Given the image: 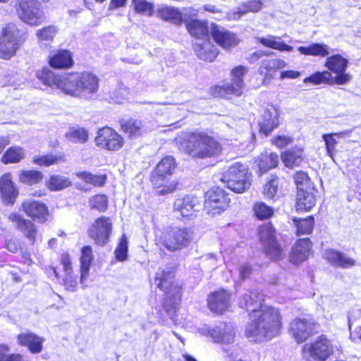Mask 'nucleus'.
Segmentation results:
<instances>
[{
    "instance_id": "1",
    "label": "nucleus",
    "mask_w": 361,
    "mask_h": 361,
    "mask_svg": "<svg viewBox=\"0 0 361 361\" xmlns=\"http://www.w3.org/2000/svg\"><path fill=\"white\" fill-rule=\"evenodd\" d=\"M263 295L257 290L245 293L239 301L241 308L249 312L250 322L245 334L254 341H262L277 336L282 326L279 310L264 303Z\"/></svg>"
},
{
    "instance_id": "2",
    "label": "nucleus",
    "mask_w": 361,
    "mask_h": 361,
    "mask_svg": "<svg viewBox=\"0 0 361 361\" xmlns=\"http://www.w3.org/2000/svg\"><path fill=\"white\" fill-rule=\"evenodd\" d=\"M37 76L45 85L59 89L65 94L74 97L93 94L99 88L98 77L90 72L59 75L44 68L37 72Z\"/></svg>"
},
{
    "instance_id": "3",
    "label": "nucleus",
    "mask_w": 361,
    "mask_h": 361,
    "mask_svg": "<svg viewBox=\"0 0 361 361\" xmlns=\"http://www.w3.org/2000/svg\"><path fill=\"white\" fill-rule=\"evenodd\" d=\"M180 147L190 157L198 159L216 157L222 151L221 143L203 131L188 133Z\"/></svg>"
},
{
    "instance_id": "4",
    "label": "nucleus",
    "mask_w": 361,
    "mask_h": 361,
    "mask_svg": "<svg viewBox=\"0 0 361 361\" xmlns=\"http://www.w3.org/2000/svg\"><path fill=\"white\" fill-rule=\"evenodd\" d=\"M174 276L173 268L164 267L159 268L155 276L157 287L166 294L164 307L169 312L177 308L181 299L180 287L175 283Z\"/></svg>"
},
{
    "instance_id": "5",
    "label": "nucleus",
    "mask_w": 361,
    "mask_h": 361,
    "mask_svg": "<svg viewBox=\"0 0 361 361\" xmlns=\"http://www.w3.org/2000/svg\"><path fill=\"white\" fill-rule=\"evenodd\" d=\"M193 233L187 227L170 226L159 236V243L169 252L187 247L192 241Z\"/></svg>"
},
{
    "instance_id": "6",
    "label": "nucleus",
    "mask_w": 361,
    "mask_h": 361,
    "mask_svg": "<svg viewBox=\"0 0 361 361\" xmlns=\"http://www.w3.org/2000/svg\"><path fill=\"white\" fill-rule=\"evenodd\" d=\"M251 174L248 172L246 165L235 163L230 166L223 174L221 180L226 183L227 187L236 193H242L250 188Z\"/></svg>"
},
{
    "instance_id": "7",
    "label": "nucleus",
    "mask_w": 361,
    "mask_h": 361,
    "mask_svg": "<svg viewBox=\"0 0 361 361\" xmlns=\"http://www.w3.org/2000/svg\"><path fill=\"white\" fill-rule=\"evenodd\" d=\"M16 10L19 18L31 26H38L46 19L40 3L37 0H17Z\"/></svg>"
},
{
    "instance_id": "8",
    "label": "nucleus",
    "mask_w": 361,
    "mask_h": 361,
    "mask_svg": "<svg viewBox=\"0 0 361 361\" xmlns=\"http://www.w3.org/2000/svg\"><path fill=\"white\" fill-rule=\"evenodd\" d=\"M333 345L326 335L319 336L312 343L302 348V356L307 360L325 361L332 353Z\"/></svg>"
},
{
    "instance_id": "9",
    "label": "nucleus",
    "mask_w": 361,
    "mask_h": 361,
    "mask_svg": "<svg viewBox=\"0 0 361 361\" xmlns=\"http://www.w3.org/2000/svg\"><path fill=\"white\" fill-rule=\"evenodd\" d=\"M247 73V68L243 66L234 68L231 73V83L223 85H217L214 89V97H226L229 94L240 96L243 94L244 87V75Z\"/></svg>"
},
{
    "instance_id": "10",
    "label": "nucleus",
    "mask_w": 361,
    "mask_h": 361,
    "mask_svg": "<svg viewBox=\"0 0 361 361\" xmlns=\"http://www.w3.org/2000/svg\"><path fill=\"white\" fill-rule=\"evenodd\" d=\"M19 47V30L14 24L7 25L0 35V57L10 59Z\"/></svg>"
},
{
    "instance_id": "11",
    "label": "nucleus",
    "mask_w": 361,
    "mask_h": 361,
    "mask_svg": "<svg viewBox=\"0 0 361 361\" xmlns=\"http://www.w3.org/2000/svg\"><path fill=\"white\" fill-rule=\"evenodd\" d=\"M317 326L311 317H297L290 322L288 331L298 343H301L314 333Z\"/></svg>"
},
{
    "instance_id": "12",
    "label": "nucleus",
    "mask_w": 361,
    "mask_h": 361,
    "mask_svg": "<svg viewBox=\"0 0 361 361\" xmlns=\"http://www.w3.org/2000/svg\"><path fill=\"white\" fill-rule=\"evenodd\" d=\"M97 147L109 151H118L124 145L123 137L109 127L100 128L95 137Z\"/></svg>"
},
{
    "instance_id": "13",
    "label": "nucleus",
    "mask_w": 361,
    "mask_h": 361,
    "mask_svg": "<svg viewBox=\"0 0 361 361\" xmlns=\"http://www.w3.org/2000/svg\"><path fill=\"white\" fill-rule=\"evenodd\" d=\"M197 330L202 335L210 336L215 343L224 344L233 343L235 334L233 325L226 323H221L212 329L204 325Z\"/></svg>"
},
{
    "instance_id": "14",
    "label": "nucleus",
    "mask_w": 361,
    "mask_h": 361,
    "mask_svg": "<svg viewBox=\"0 0 361 361\" xmlns=\"http://www.w3.org/2000/svg\"><path fill=\"white\" fill-rule=\"evenodd\" d=\"M230 200L223 189L214 187L207 192L205 207L208 213L220 214L228 207Z\"/></svg>"
},
{
    "instance_id": "15",
    "label": "nucleus",
    "mask_w": 361,
    "mask_h": 361,
    "mask_svg": "<svg viewBox=\"0 0 361 361\" xmlns=\"http://www.w3.org/2000/svg\"><path fill=\"white\" fill-rule=\"evenodd\" d=\"M259 237L266 254L272 259H277L281 254V249L276 241L274 228L267 224L259 229Z\"/></svg>"
},
{
    "instance_id": "16",
    "label": "nucleus",
    "mask_w": 361,
    "mask_h": 361,
    "mask_svg": "<svg viewBox=\"0 0 361 361\" xmlns=\"http://www.w3.org/2000/svg\"><path fill=\"white\" fill-rule=\"evenodd\" d=\"M112 231L111 219L106 216L97 218L93 225L90 228L89 236L97 245H104L109 241Z\"/></svg>"
},
{
    "instance_id": "17",
    "label": "nucleus",
    "mask_w": 361,
    "mask_h": 361,
    "mask_svg": "<svg viewBox=\"0 0 361 361\" xmlns=\"http://www.w3.org/2000/svg\"><path fill=\"white\" fill-rule=\"evenodd\" d=\"M209 32L214 41L224 49L233 47L239 42L235 34L221 26L212 24Z\"/></svg>"
},
{
    "instance_id": "18",
    "label": "nucleus",
    "mask_w": 361,
    "mask_h": 361,
    "mask_svg": "<svg viewBox=\"0 0 361 361\" xmlns=\"http://www.w3.org/2000/svg\"><path fill=\"white\" fill-rule=\"evenodd\" d=\"M198 203L197 198L191 195L177 198L173 203V212L183 218H190L197 210Z\"/></svg>"
},
{
    "instance_id": "19",
    "label": "nucleus",
    "mask_w": 361,
    "mask_h": 361,
    "mask_svg": "<svg viewBox=\"0 0 361 361\" xmlns=\"http://www.w3.org/2000/svg\"><path fill=\"white\" fill-rule=\"evenodd\" d=\"M8 219L17 229L25 235L32 244H34L36 239L37 228L31 221L24 219L21 215L15 212L9 214Z\"/></svg>"
},
{
    "instance_id": "20",
    "label": "nucleus",
    "mask_w": 361,
    "mask_h": 361,
    "mask_svg": "<svg viewBox=\"0 0 361 361\" xmlns=\"http://www.w3.org/2000/svg\"><path fill=\"white\" fill-rule=\"evenodd\" d=\"M231 295L226 290H219L211 294L208 298V305L211 311L222 314L231 305Z\"/></svg>"
},
{
    "instance_id": "21",
    "label": "nucleus",
    "mask_w": 361,
    "mask_h": 361,
    "mask_svg": "<svg viewBox=\"0 0 361 361\" xmlns=\"http://www.w3.org/2000/svg\"><path fill=\"white\" fill-rule=\"evenodd\" d=\"M22 208L25 213L33 219L40 222L47 220L48 208L42 202L31 200H25L22 204Z\"/></svg>"
},
{
    "instance_id": "22",
    "label": "nucleus",
    "mask_w": 361,
    "mask_h": 361,
    "mask_svg": "<svg viewBox=\"0 0 361 361\" xmlns=\"http://www.w3.org/2000/svg\"><path fill=\"white\" fill-rule=\"evenodd\" d=\"M176 168V161L173 157H164L157 165L155 171L152 175V183L158 186L159 180H163L166 176L171 175Z\"/></svg>"
},
{
    "instance_id": "23",
    "label": "nucleus",
    "mask_w": 361,
    "mask_h": 361,
    "mask_svg": "<svg viewBox=\"0 0 361 361\" xmlns=\"http://www.w3.org/2000/svg\"><path fill=\"white\" fill-rule=\"evenodd\" d=\"M0 194L4 204H14L18 192L10 173L4 174L0 178Z\"/></svg>"
},
{
    "instance_id": "24",
    "label": "nucleus",
    "mask_w": 361,
    "mask_h": 361,
    "mask_svg": "<svg viewBox=\"0 0 361 361\" xmlns=\"http://www.w3.org/2000/svg\"><path fill=\"white\" fill-rule=\"evenodd\" d=\"M312 243L309 238L299 239L292 248L290 254V261L295 264H299L306 260L311 251Z\"/></svg>"
},
{
    "instance_id": "25",
    "label": "nucleus",
    "mask_w": 361,
    "mask_h": 361,
    "mask_svg": "<svg viewBox=\"0 0 361 361\" xmlns=\"http://www.w3.org/2000/svg\"><path fill=\"white\" fill-rule=\"evenodd\" d=\"M157 16L174 25H180L186 21V15L177 8L169 6H161L157 9Z\"/></svg>"
},
{
    "instance_id": "26",
    "label": "nucleus",
    "mask_w": 361,
    "mask_h": 361,
    "mask_svg": "<svg viewBox=\"0 0 361 361\" xmlns=\"http://www.w3.org/2000/svg\"><path fill=\"white\" fill-rule=\"evenodd\" d=\"M194 49L197 56L206 61H214L219 54L217 49L207 39L196 42L194 44Z\"/></svg>"
},
{
    "instance_id": "27",
    "label": "nucleus",
    "mask_w": 361,
    "mask_h": 361,
    "mask_svg": "<svg viewBox=\"0 0 361 361\" xmlns=\"http://www.w3.org/2000/svg\"><path fill=\"white\" fill-rule=\"evenodd\" d=\"M17 339L20 345L26 346L32 353H39L42 350V343L44 339L33 333L20 334L18 336Z\"/></svg>"
},
{
    "instance_id": "28",
    "label": "nucleus",
    "mask_w": 361,
    "mask_h": 361,
    "mask_svg": "<svg viewBox=\"0 0 361 361\" xmlns=\"http://www.w3.org/2000/svg\"><path fill=\"white\" fill-rule=\"evenodd\" d=\"M324 257L333 266L347 269L355 264V260L334 250H327Z\"/></svg>"
},
{
    "instance_id": "29",
    "label": "nucleus",
    "mask_w": 361,
    "mask_h": 361,
    "mask_svg": "<svg viewBox=\"0 0 361 361\" xmlns=\"http://www.w3.org/2000/svg\"><path fill=\"white\" fill-rule=\"evenodd\" d=\"M281 159L284 165L288 168H293L299 166L303 161V148L300 146H295L281 154Z\"/></svg>"
},
{
    "instance_id": "30",
    "label": "nucleus",
    "mask_w": 361,
    "mask_h": 361,
    "mask_svg": "<svg viewBox=\"0 0 361 361\" xmlns=\"http://www.w3.org/2000/svg\"><path fill=\"white\" fill-rule=\"evenodd\" d=\"M49 63L54 68H68L73 64V55L68 50H59L49 57Z\"/></svg>"
},
{
    "instance_id": "31",
    "label": "nucleus",
    "mask_w": 361,
    "mask_h": 361,
    "mask_svg": "<svg viewBox=\"0 0 361 361\" xmlns=\"http://www.w3.org/2000/svg\"><path fill=\"white\" fill-rule=\"evenodd\" d=\"M316 203L315 195L308 191L301 190L298 191L295 204V209L298 212H307L310 211Z\"/></svg>"
},
{
    "instance_id": "32",
    "label": "nucleus",
    "mask_w": 361,
    "mask_h": 361,
    "mask_svg": "<svg viewBox=\"0 0 361 361\" xmlns=\"http://www.w3.org/2000/svg\"><path fill=\"white\" fill-rule=\"evenodd\" d=\"M186 27L189 33L197 39V42L208 39V27L205 23L199 20H192L186 23Z\"/></svg>"
},
{
    "instance_id": "33",
    "label": "nucleus",
    "mask_w": 361,
    "mask_h": 361,
    "mask_svg": "<svg viewBox=\"0 0 361 361\" xmlns=\"http://www.w3.org/2000/svg\"><path fill=\"white\" fill-rule=\"evenodd\" d=\"M93 259L92 250L90 246L82 248L80 257V283L84 284L89 275L90 267Z\"/></svg>"
},
{
    "instance_id": "34",
    "label": "nucleus",
    "mask_w": 361,
    "mask_h": 361,
    "mask_svg": "<svg viewBox=\"0 0 361 361\" xmlns=\"http://www.w3.org/2000/svg\"><path fill=\"white\" fill-rule=\"evenodd\" d=\"M279 125L276 112L265 110L261 120L259 121L260 131L266 135H269Z\"/></svg>"
},
{
    "instance_id": "35",
    "label": "nucleus",
    "mask_w": 361,
    "mask_h": 361,
    "mask_svg": "<svg viewBox=\"0 0 361 361\" xmlns=\"http://www.w3.org/2000/svg\"><path fill=\"white\" fill-rule=\"evenodd\" d=\"M256 163L262 173H265L269 169L277 166L279 164V157L274 152L262 153L256 159Z\"/></svg>"
},
{
    "instance_id": "36",
    "label": "nucleus",
    "mask_w": 361,
    "mask_h": 361,
    "mask_svg": "<svg viewBox=\"0 0 361 361\" xmlns=\"http://www.w3.org/2000/svg\"><path fill=\"white\" fill-rule=\"evenodd\" d=\"M121 128L131 138L140 137L146 131L142 122L135 119L123 121L121 123Z\"/></svg>"
},
{
    "instance_id": "37",
    "label": "nucleus",
    "mask_w": 361,
    "mask_h": 361,
    "mask_svg": "<svg viewBox=\"0 0 361 361\" xmlns=\"http://www.w3.org/2000/svg\"><path fill=\"white\" fill-rule=\"evenodd\" d=\"M257 40L263 46L281 51H291L293 47L285 44L280 37L268 35L264 37H257Z\"/></svg>"
},
{
    "instance_id": "38",
    "label": "nucleus",
    "mask_w": 361,
    "mask_h": 361,
    "mask_svg": "<svg viewBox=\"0 0 361 361\" xmlns=\"http://www.w3.org/2000/svg\"><path fill=\"white\" fill-rule=\"evenodd\" d=\"M348 61L340 54H335L326 59L324 66L334 73L345 72Z\"/></svg>"
},
{
    "instance_id": "39",
    "label": "nucleus",
    "mask_w": 361,
    "mask_h": 361,
    "mask_svg": "<svg viewBox=\"0 0 361 361\" xmlns=\"http://www.w3.org/2000/svg\"><path fill=\"white\" fill-rule=\"evenodd\" d=\"M25 150L19 146H12L6 149L1 157V161L5 164H14L25 158Z\"/></svg>"
},
{
    "instance_id": "40",
    "label": "nucleus",
    "mask_w": 361,
    "mask_h": 361,
    "mask_svg": "<svg viewBox=\"0 0 361 361\" xmlns=\"http://www.w3.org/2000/svg\"><path fill=\"white\" fill-rule=\"evenodd\" d=\"M301 54L325 57L329 54V46L325 44L314 43L309 47H299Z\"/></svg>"
},
{
    "instance_id": "41",
    "label": "nucleus",
    "mask_w": 361,
    "mask_h": 361,
    "mask_svg": "<svg viewBox=\"0 0 361 361\" xmlns=\"http://www.w3.org/2000/svg\"><path fill=\"white\" fill-rule=\"evenodd\" d=\"M351 130H345L340 133L324 134L322 138L325 142L326 152L328 155L332 157L338 142L334 137L343 138L350 135Z\"/></svg>"
},
{
    "instance_id": "42",
    "label": "nucleus",
    "mask_w": 361,
    "mask_h": 361,
    "mask_svg": "<svg viewBox=\"0 0 361 361\" xmlns=\"http://www.w3.org/2000/svg\"><path fill=\"white\" fill-rule=\"evenodd\" d=\"M333 77L331 73L328 71L316 72L309 77L304 79V83H312L317 85L320 84H332Z\"/></svg>"
},
{
    "instance_id": "43",
    "label": "nucleus",
    "mask_w": 361,
    "mask_h": 361,
    "mask_svg": "<svg viewBox=\"0 0 361 361\" xmlns=\"http://www.w3.org/2000/svg\"><path fill=\"white\" fill-rule=\"evenodd\" d=\"M293 221L297 228V234L307 235L312 233L314 225V217L310 216L306 219H297L294 218Z\"/></svg>"
},
{
    "instance_id": "44",
    "label": "nucleus",
    "mask_w": 361,
    "mask_h": 361,
    "mask_svg": "<svg viewBox=\"0 0 361 361\" xmlns=\"http://www.w3.org/2000/svg\"><path fill=\"white\" fill-rule=\"evenodd\" d=\"M71 181L66 176L53 175L47 181L48 188L53 191L63 190L71 185Z\"/></svg>"
},
{
    "instance_id": "45",
    "label": "nucleus",
    "mask_w": 361,
    "mask_h": 361,
    "mask_svg": "<svg viewBox=\"0 0 361 361\" xmlns=\"http://www.w3.org/2000/svg\"><path fill=\"white\" fill-rule=\"evenodd\" d=\"M76 176L87 183H90L96 187L103 186L106 180V175L92 174L86 171L78 172Z\"/></svg>"
},
{
    "instance_id": "46",
    "label": "nucleus",
    "mask_w": 361,
    "mask_h": 361,
    "mask_svg": "<svg viewBox=\"0 0 361 361\" xmlns=\"http://www.w3.org/2000/svg\"><path fill=\"white\" fill-rule=\"evenodd\" d=\"M66 138L75 143H85L88 140V133L83 128H71L66 135Z\"/></svg>"
},
{
    "instance_id": "47",
    "label": "nucleus",
    "mask_w": 361,
    "mask_h": 361,
    "mask_svg": "<svg viewBox=\"0 0 361 361\" xmlns=\"http://www.w3.org/2000/svg\"><path fill=\"white\" fill-rule=\"evenodd\" d=\"M43 178V175L40 171L30 170L22 171L19 176V179L22 183L32 185L39 183Z\"/></svg>"
},
{
    "instance_id": "48",
    "label": "nucleus",
    "mask_w": 361,
    "mask_h": 361,
    "mask_svg": "<svg viewBox=\"0 0 361 361\" xmlns=\"http://www.w3.org/2000/svg\"><path fill=\"white\" fill-rule=\"evenodd\" d=\"M134 8L137 13L152 16L154 14V4L147 0H133Z\"/></svg>"
},
{
    "instance_id": "49",
    "label": "nucleus",
    "mask_w": 361,
    "mask_h": 361,
    "mask_svg": "<svg viewBox=\"0 0 361 361\" xmlns=\"http://www.w3.org/2000/svg\"><path fill=\"white\" fill-rule=\"evenodd\" d=\"M286 66V62L281 59H265L262 61L259 71L261 74H263V68L266 69L267 71H269L281 69L285 68Z\"/></svg>"
},
{
    "instance_id": "50",
    "label": "nucleus",
    "mask_w": 361,
    "mask_h": 361,
    "mask_svg": "<svg viewBox=\"0 0 361 361\" xmlns=\"http://www.w3.org/2000/svg\"><path fill=\"white\" fill-rule=\"evenodd\" d=\"M253 210L255 216L262 220L270 218L274 214L273 208L264 202L255 203Z\"/></svg>"
},
{
    "instance_id": "51",
    "label": "nucleus",
    "mask_w": 361,
    "mask_h": 361,
    "mask_svg": "<svg viewBox=\"0 0 361 361\" xmlns=\"http://www.w3.org/2000/svg\"><path fill=\"white\" fill-rule=\"evenodd\" d=\"M90 206L92 209L104 212L108 207V200L104 195H96L90 200Z\"/></svg>"
},
{
    "instance_id": "52",
    "label": "nucleus",
    "mask_w": 361,
    "mask_h": 361,
    "mask_svg": "<svg viewBox=\"0 0 361 361\" xmlns=\"http://www.w3.org/2000/svg\"><path fill=\"white\" fill-rule=\"evenodd\" d=\"M280 179L278 177L271 178L264 185V194L269 199H273L277 196Z\"/></svg>"
},
{
    "instance_id": "53",
    "label": "nucleus",
    "mask_w": 361,
    "mask_h": 361,
    "mask_svg": "<svg viewBox=\"0 0 361 361\" xmlns=\"http://www.w3.org/2000/svg\"><path fill=\"white\" fill-rule=\"evenodd\" d=\"M293 178L298 191L308 190L310 187V179L307 173L297 171Z\"/></svg>"
},
{
    "instance_id": "54",
    "label": "nucleus",
    "mask_w": 361,
    "mask_h": 361,
    "mask_svg": "<svg viewBox=\"0 0 361 361\" xmlns=\"http://www.w3.org/2000/svg\"><path fill=\"white\" fill-rule=\"evenodd\" d=\"M58 27L54 25H49L37 30L36 35L39 40L51 41L58 32Z\"/></svg>"
},
{
    "instance_id": "55",
    "label": "nucleus",
    "mask_w": 361,
    "mask_h": 361,
    "mask_svg": "<svg viewBox=\"0 0 361 361\" xmlns=\"http://www.w3.org/2000/svg\"><path fill=\"white\" fill-rule=\"evenodd\" d=\"M128 250L127 237L123 234L115 250L116 258L121 262L126 260L128 257Z\"/></svg>"
},
{
    "instance_id": "56",
    "label": "nucleus",
    "mask_w": 361,
    "mask_h": 361,
    "mask_svg": "<svg viewBox=\"0 0 361 361\" xmlns=\"http://www.w3.org/2000/svg\"><path fill=\"white\" fill-rule=\"evenodd\" d=\"M128 89L124 85H119L111 92V99L114 102L120 104L128 98Z\"/></svg>"
},
{
    "instance_id": "57",
    "label": "nucleus",
    "mask_w": 361,
    "mask_h": 361,
    "mask_svg": "<svg viewBox=\"0 0 361 361\" xmlns=\"http://www.w3.org/2000/svg\"><path fill=\"white\" fill-rule=\"evenodd\" d=\"M9 348L6 345H0V361H23L20 354H8Z\"/></svg>"
},
{
    "instance_id": "58",
    "label": "nucleus",
    "mask_w": 361,
    "mask_h": 361,
    "mask_svg": "<svg viewBox=\"0 0 361 361\" xmlns=\"http://www.w3.org/2000/svg\"><path fill=\"white\" fill-rule=\"evenodd\" d=\"M60 157H57L52 154L45 156L35 157L33 159V163L39 166H51L58 161Z\"/></svg>"
},
{
    "instance_id": "59",
    "label": "nucleus",
    "mask_w": 361,
    "mask_h": 361,
    "mask_svg": "<svg viewBox=\"0 0 361 361\" xmlns=\"http://www.w3.org/2000/svg\"><path fill=\"white\" fill-rule=\"evenodd\" d=\"M63 286L69 291H75L78 286L77 276H73L72 273L65 274L63 278Z\"/></svg>"
},
{
    "instance_id": "60",
    "label": "nucleus",
    "mask_w": 361,
    "mask_h": 361,
    "mask_svg": "<svg viewBox=\"0 0 361 361\" xmlns=\"http://www.w3.org/2000/svg\"><path fill=\"white\" fill-rule=\"evenodd\" d=\"M336 76L333 78L332 83L337 85H345L351 80L352 76L350 73L341 72L340 73H336Z\"/></svg>"
},
{
    "instance_id": "61",
    "label": "nucleus",
    "mask_w": 361,
    "mask_h": 361,
    "mask_svg": "<svg viewBox=\"0 0 361 361\" xmlns=\"http://www.w3.org/2000/svg\"><path fill=\"white\" fill-rule=\"evenodd\" d=\"M252 271V266L247 263H243L239 267L240 278L243 280L248 278Z\"/></svg>"
},
{
    "instance_id": "62",
    "label": "nucleus",
    "mask_w": 361,
    "mask_h": 361,
    "mask_svg": "<svg viewBox=\"0 0 361 361\" xmlns=\"http://www.w3.org/2000/svg\"><path fill=\"white\" fill-rule=\"evenodd\" d=\"M292 142V139L290 137L281 135L275 137L273 143L278 147H284L288 144Z\"/></svg>"
},
{
    "instance_id": "63",
    "label": "nucleus",
    "mask_w": 361,
    "mask_h": 361,
    "mask_svg": "<svg viewBox=\"0 0 361 361\" xmlns=\"http://www.w3.org/2000/svg\"><path fill=\"white\" fill-rule=\"evenodd\" d=\"M61 262L63 265V269L65 274L72 273L71 260L68 255H63L61 256Z\"/></svg>"
},
{
    "instance_id": "64",
    "label": "nucleus",
    "mask_w": 361,
    "mask_h": 361,
    "mask_svg": "<svg viewBox=\"0 0 361 361\" xmlns=\"http://www.w3.org/2000/svg\"><path fill=\"white\" fill-rule=\"evenodd\" d=\"M176 190V184L174 183H170L169 185H164L157 190V193L159 195H165L166 194L172 193Z\"/></svg>"
}]
</instances>
